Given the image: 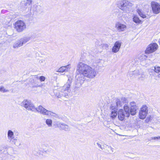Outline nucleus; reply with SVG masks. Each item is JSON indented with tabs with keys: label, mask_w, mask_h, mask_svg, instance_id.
I'll return each mask as SVG.
<instances>
[{
	"label": "nucleus",
	"mask_w": 160,
	"mask_h": 160,
	"mask_svg": "<svg viewBox=\"0 0 160 160\" xmlns=\"http://www.w3.org/2000/svg\"><path fill=\"white\" fill-rule=\"evenodd\" d=\"M158 48V45L155 43H152L147 47L145 52L146 53H151L155 51Z\"/></svg>",
	"instance_id": "6"
},
{
	"label": "nucleus",
	"mask_w": 160,
	"mask_h": 160,
	"mask_svg": "<svg viewBox=\"0 0 160 160\" xmlns=\"http://www.w3.org/2000/svg\"><path fill=\"white\" fill-rule=\"evenodd\" d=\"M21 105L28 111L32 112L36 111L35 106L30 100L25 99L21 102Z\"/></svg>",
	"instance_id": "4"
},
{
	"label": "nucleus",
	"mask_w": 160,
	"mask_h": 160,
	"mask_svg": "<svg viewBox=\"0 0 160 160\" xmlns=\"http://www.w3.org/2000/svg\"><path fill=\"white\" fill-rule=\"evenodd\" d=\"M133 21L136 23H140L141 22V21L137 16H134L133 18Z\"/></svg>",
	"instance_id": "27"
},
{
	"label": "nucleus",
	"mask_w": 160,
	"mask_h": 160,
	"mask_svg": "<svg viewBox=\"0 0 160 160\" xmlns=\"http://www.w3.org/2000/svg\"><path fill=\"white\" fill-rule=\"evenodd\" d=\"M70 68V65L62 66L60 67L57 72H68Z\"/></svg>",
	"instance_id": "15"
},
{
	"label": "nucleus",
	"mask_w": 160,
	"mask_h": 160,
	"mask_svg": "<svg viewBox=\"0 0 160 160\" xmlns=\"http://www.w3.org/2000/svg\"><path fill=\"white\" fill-rule=\"evenodd\" d=\"M140 111L148 113V107L146 105H143Z\"/></svg>",
	"instance_id": "26"
},
{
	"label": "nucleus",
	"mask_w": 160,
	"mask_h": 160,
	"mask_svg": "<svg viewBox=\"0 0 160 160\" xmlns=\"http://www.w3.org/2000/svg\"><path fill=\"white\" fill-rule=\"evenodd\" d=\"M147 58V56L143 54L140 55L138 57L139 59L142 61L146 60Z\"/></svg>",
	"instance_id": "31"
},
{
	"label": "nucleus",
	"mask_w": 160,
	"mask_h": 160,
	"mask_svg": "<svg viewBox=\"0 0 160 160\" xmlns=\"http://www.w3.org/2000/svg\"><path fill=\"white\" fill-rule=\"evenodd\" d=\"M152 140L154 139L155 140L156 139H160V136L158 137H152L151 138Z\"/></svg>",
	"instance_id": "38"
},
{
	"label": "nucleus",
	"mask_w": 160,
	"mask_h": 160,
	"mask_svg": "<svg viewBox=\"0 0 160 160\" xmlns=\"http://www.w3.org/2000/svg\"><path fill=\"white\" fill-rule=\"evenodd\" d=\"M35 109H36V111L35 112H38L43 115L47 116L49 112V110L46 109L41 105L39 106L38 108L35 107Z\"/></svg>",
	"instance_id": "9"
},
{
	"label": "nucleus",
	"mask_w": 160,
	"mask_h": 160,
	"mask_svg": "<svg viewBox=\"0 0 160 160\" xmlns=\"http://www.w3.org/2000/svg\"><path fill=\"white\" fill-rule=\"evenodd\" d=\"M32 0H27L26 1H24L22 2V6L26 7L29 6L32 2Z\"/></svg>",
	"instance_id": "18"
},
{
	"label": "nucleus",
	"mask_w": 160,
	"mask_h": 160,
	"mask_svg": "<svg viewBox=\"0 0 160 160\" xmlns=\"http://www.w3.org/2000/svg\"><path fill=\"white\" fill-rule=\"evenodd\" d=\"M126 115L125 114L124 110L122 109H120L118 111V117L119 120L121 121L123 120Z\"/></svg>",
	"instance_id": "13"
},
{
	"label": "nucleus",
	"mask_w": 160,
	"mask_h": 160,
	"mask_svg": "<svg viewBox=\"0 0 160 160\" xmlns=\"http://www.w3.org/2000/svg\"><path fill=\"white\" fill-rule=\"evenodd\" d=\"M158 42L159 43V44L160 45V39H159V40H158Z\"/></svg>",
	"instance_id": "42"
},
{
	"label": "nucleus",
	"mask_w": 160,
	"mask_h": 160,
	"mask_svg": "<svg viewBox=\"0 0 160 160\" xmlns=\"http://www.w3.org/2000/svg\"><path fill=\"white\" fill-rule=\"evenodd\" d=\"M77 70L79 73L76 76L77 79L76 88H78L81 86L85 80V77L89 78H94L97 74L96 71L94 68L86 64L80 62L77 66Z\"/></svg>",
	"instance_id": "1"
},
{
	"label": "nucleus",
	"mask_w": 160,
	"mask_h": 160,
	"mask_svg": "<svg viewBox=\"0 0 160 160\" xmlns=\"http://www.w3.org/2000/svg\"><path fill=\"white\" fill-rule=\"evenodd\" d=\"M152 119V118L151 116H150L147 117L146 119L145 120L146 122L148 123V122L150 121Z\"/></svg>",
	"instance_id": "33"
},
{
	"label": "nucleus",
	"mask_w": 160,
	"mask_h": 160,
	"mask_svg": "<svg viewBox=\"0 0 160 160\" xmlns=\"http://www.w3.org/2000/svg\"><path fill=\"white\" fill-rule=\"evenodd\" d=\"M58 128L60 129L64 130L65 131H68L70 130V128L68 125L64 123H58L57 124Z\"/></svg>",
	"instance_id": "12"
},
{
	"label": "nucleus",
	"mask_w": 160,
	"mask_h": 160,
	"mask_svg": "<svg viewBox=\"0 0 160 160\" xmlns=\"http://www.w3.org/2000/svg\"><path fill=\"white\" fill-rule=\"evenodd\" d=\"M9 140V142L15 145H16V142L17 141V139L14 137L8 139Z\"/></svg>",
	"instance_id": "30"
},
{
	"label": "nucleus",
	"mask_w": 160,
	"mask_h": 160,
	"mask_svg": "<svg viewBox=\"0 0 160 160\" xmlns=\"http://www.w3.org/2000/svg\"><path fill=\"white\" fill-rule=\"evenodd\" d=\"M148 113H146L145 112H143L140 111L139 112V117L141 119H144L146 117Z\"/></svg>",
	"instance_id": "21"
},
{
	"label": "nucleus",
	"mask_w": 160,
	"mask_h": 160,
	"mask_svg": "<svg viewBox=\"0 0 160 160\" xmlns=\"http://www.w3.org/2000/svg\"><path fill=\"white\" fill-rule=\"evenodd\" d=\"M115 27L118 32H124L127 28V26L126 25L120 22H117L116 23Z\"/></svg>",
	"instance_id": "7"
},
{
	"label": "nucleus",
	"mask_w": 160,
	"mask_h": 160,
	"mask_svg": "<svg viewBox=\"0 0 160 160\" xmlns=\"http://www.w3.org/2000/svg\"><path fill=\"white\" fill-rule=\"evenodd\" d=\"M131 107H137L136 104V103L134 102H132L130 103Z\"/></svg>",
	"instance_id": "36"
},
{
	"label": "nucleus",
	"mask_w": 160,
	"mask_h": 160,
	"mask_svg": "<svg viewBox=\"0 0 160 160\" xmlns=\"http://www.w3.org/2000/svg\"><path fill=\"white\" fill-rule=\"evenodd\" d=\"M46 123L48 127H51L52 126V121L51 119H46Z\"/></svg>",
	"instance_id": "28"
},
{
	"label": "nucleus",
	"mask_w": 160,
	"mask_h": 160,
	"mask_svg": "<svg viewBox=\"0 0 160 160\" xmlns=\"http://www.w3.org/2000/svg\"><path fill=\"white\" fill-rule=\"evenodd\" d=\"M39 79L41 81H43L45 79V77L43 76H41L39 78Z\"/></svg>",
	"instance_id": "37"
},
{
	"label": "nucleus",
	"mask_w": 160,
	"mask_h": 160,
	"mask_svg": "<svg viewBox=\"0 0 160 160\" xmlns=\"http://www.w3.org/2000/svg\"><path fill=\"white\" fill-rule=\"evenodd\" d=\"M108 148L111 149H112V147H111V146H109L108 147Z\"/></svg>",
	"instance_id": "41"
},
{
	"label": "nucleus",
	"mask_w": 160,
	"mask_h": 160,
	"mask_svg": "<svg viewBox=\"0 0 160 160\" xmlns=\"http://www.w3.org/2000/svg\"><path fill=\"white\" fill-rule=\"evenodd\" d=\"M151 6L153 12L155 14L160 12V5L155 2H151Z\"/></svg>",
	"instance_id": "8"
},
{
	"label": "nucleus",
	"mask_w": 160,
	"mask_h": 160,
	"mask_svg": "<svg viewBox=\"0 0 160 160\" xmlns=\"http://www.w3.org/2000/svg\"><path fill=\"white\" fill-rule=\"evenodd\" d=\"M121 46V42L120 41H117L116 42L113 47L112 51L113 52L116 53L118 52Z\"/></svg>",
	"instance_id": "11"
},
{
	"label": "nucleus",
	"mask_w": 160,
	"mask_h": 160,
	"mask_svg": "<svg viewBox=\"0 0 160 160\" xmlns=\"http://www.w3.org/2000/svg\"><path fill=\"white\" fill-rule=\"evenodd\" d=\"M43 151L44 152H47L46 151H44V150H43L42 151V152H43Z\"/></svg>",
	"instance_id": "43"
},
{
	"label": "nucleus",
	"mask_w": 160,
	"mask_h": 160,
	"mask_svg": "<svg viewBox=\"0 0 160 160\" xmlns=\"http://www.w3.org/2000/svg\"><path fill=\"white\" fill-rule=\"evenodd\" d=\"M47 116H51L56 118H59V116L58 115L50 111H49Z\"/></svg>",
	"instance_id": "24"
},
{
	"label": "nucleus",
	"mask_w": 160,
	"mask_h": 160,
	"mask_svg": "<svg viewBox=\"0 0 160 160\" xmlns=\"http://www.w3.org/2000/svg\"><path fill=\"white\" fill-rule=\"evenodd\" d=\"M137 12L140 16L142 18H144L146 17V15L143 13L141 10L138 9L137 10Z\"/></svg>",
	"instance_id": "29"
},
{
	"label": "nucleus",
	"mask_w": 160,
	"mask_h": 160,
	"mask_svg": "<svg viewBox=\"0 0 160 160\" xmlns=\"http://www.w3.org/2000/svg\"><path fill=\"white\" fill-rule=\"evenodd\" d=\"M154 71L155 72L158 73V77L160 78V67L155 66L154 67Z\"/></svg>",
	"instance_id": "22"
},
{
	"label": "nucleus",
	"mask_w": 160,
	"mask_h": 160,
	"mask_svg": "<svg viewBox=\"0 0 160 160\" xmlns=\"http://www.w3.org/2000/svg\"><path fill=\"white\" fill-rule=\"evenodd\" d=\"M22 45H23L21 43V42H20V39L14 43L13 45V48H18Z\"/></svg>",
	"instance_id": "19"
},
{
	"label": "nucleus",
	"mask_w": 160,
	"mask_h": 160,
	"mask_svg": "<svg viewBox=\"0 0 160 160\" xmlns=\"http://www.w3.org/2000/svg\"><path fill=\"white\" fill-rule=\"evenodd\" d=\"M138 70H135V71H134L133 72V74H135V73H138Z\"/></svg>",
	"instance_id": "40"
},
{
	"label": "nucleus",
	"mask_w": 160,
	"mask_h": 160,
	"mask_svg": "<svg viewBox=\"0 0 160 160\" xmlns=\"http://www.w3.org/2000/svg\"><path fill=\"white\" fill-rule=\"evenodd\" d=\"M124 111L126 112V116L128 117L130 115V110L128 106L126 104H125L124 106Z\"/></svg>",
	"instance_id": "16"
},
{
	"label": "nucleus",
	"mask_w": 160,
	"mask_h": 160,
	"mask_svg": "<svg viewBox=\"0 0 160 160\" xmlns=\"http://www.w3.org/2000/svg\"><path fill=\"white\" fill-rule=\"evenodd\" d=\"M132 5V3L126 0L120 1L118 4V7L126 12H128L130 11Z\"/></svg>",
	"instance_id": "3"
},
{
	"label": "nucleus",
	"mask_w": 160,
	"mask_h": 160,
	"mask_svg": "<svg viewBox=\"0 0 160 160\" xmlns=\"http://www.w3.org/2000/svg\"><path fill=\"white\" fill-rule=\"evenodd\" d=\"M0 91L3 92H8L9 90L6 89L4 87L2 86L0 87Z\"/></svg>",
	"instance_id": "32"
},
{
	"label": "nucleus",
	"mask_w": 160,
	"mask_h": 160,
	"mask_svg": "<svg viewBox=\"0 0 160 160\" xmlns=\"http://www.w3.org/2000/svg\"><path fill=\"white\" fill-rule=\"evenodd\" d=\"M31 37H25L20 39V42H21L22 45L27 42L30 39Z\"/></svg>",
	"instance_id": "17"
},
{
	"label": "nucleus",
	"mask_w": 160,
	"mask_h": 160,
	"mask_svg": "<svg viewBox=\"0 0 160 160\" xmlns=\"http://www.w3.org/2000/svg\"><path fill=\"white\" fill-rule=\"evenodd\" d=\"M138 79L139 80H141L142 81H143L144 80V78L143 76H141L138 78Z\"/></svg>",
	"instance_id": "39"
},
{
	"label": "nucleus",
	"mask_w": 160,
	"mask_h": 160,
	"mask_svg": "<svg viewBox=\"0 0 160 160\" xmlns=\"http://www.w3.org/2000/svg\"><path fill=\"white\" fill-rule=\"evenodd\" d=\"M71 83V81L68 79L66 84H65L60 89L54 90V94L58 98L63 97H67V96H68L70 92H69V89Z\"/></svg>",
	"instance_id": "2"
},
{
	"label": "nucleus",
	"mask_w": 160,
	"mask_h": 160,
	"mask_svg": "<svg viewBox=\"0 0 160 160\" xmlns=\"http://www.w3.org/2000/svg\"><path fill=\"white\" fill-rule=\"evenodd\" d=\"M32 9L37 12H39L41 10V7L39 5H34L32 8Z\"/></svg>",
	"instance_id": "23"
},
{
	"label": "nucleus",
	"mask_w": 160,
	"mask_h": 160,
	"mask_svg": "<svg viewBox=\"0 0 160 160\" xmlns=\"http://www.w3.org/2000/svg\"><path fill=\"white\" fill-rule=\"evenodd\" d=\"M116 106L117 107H121L124 103H127L128 102V100L127 98L125 97H122L120 99H117L116 100Z\"/></svg>",
	"instance_id": "10"
},
{
	"label": "nucleus",
	"mask_w": 160,
	"mask_h": 160,
	"mask_svg": "<svg viewBox=\"0 0 160 160\" xmlns=\"http://www.w3.org/2000/svg\"><path fill=\"white\" fill-rule=\"evenodd\" d=\"M138 109L137 107H130V112L131 115H134L136 114V111Z\"/></svg>",
	"instance_id": "20"
},
{
	"label": "nucleus",
	"mask_w": 160,
	"mask_h": 160,
	"mask_svg": "<svg viewBox=\"0 0 160 160\" xmlns=\"http://www.w3.org/2000/svg\"><path fill=\"white\" fill-rule=\"evenodd\" d=\"M111 108L112 110H113V111H112L111 113V117L112 118H114L116 117L117 115V107L116 106H112L111 107Z\"/></svg>",
	"instance_id": "14"
},
{
	"label": "nucleus",
	"mask_w": 160,
	"mask_h": 160,
	"mask_svg": "<svg viewBox=\"0 0 160 160\" xmlns=\"http://www.w3.org/2000/svg\"><path fill=\"white\" fill-rule=\"evenodd\" d=\"M97 144L98 146L100 148L102 149H103L104 148V146L103 145H101L100 143H97Z\"/></svg>",
	"instance_id": "35"
},
{
	"label": "nucleus",
	"mask_w": 160,
	"mask_h": 160,
	"mask_svg": "<svg viewBox=\"0 0 160 160\" xmlns=\"http://www.w3.org/2000/svg\"><path fill=\"white\" fill-rule=\"evenodd\" d=\"M13 132L11 130H9L8 132V139L14 137Z\"/></svg>",
	"instance_id": "25"
},
{
	"label": "nucleus",
	"mask_w": 160,
	"mask_h": 160,
	"mask_svg": "<svg viewBox=\"0 0 160 160\" xmlns=\"http://www.w3.org/2000/svg\"><path fill=\"white\" fill-rule=\"evenodd\" d=\"M26 28V25L23 21L19 20L17 21L14 24V28L18 32H22Z\"/></svg>",
	"instance_id": "5"
},
{
	"label": "nucleus",
	"mask_w": 160,
	"mask_h": 160,
	"mask_svg": "<svg viewBox=\"0 0 160 160\" xmlns=\"http://www.w3.org/2000/svg\"><path fill=\"white\" fill-rule=\"evenodd\" d=\"M102 47L104 49H107L108 48V46L107 44H102Z\"/></svg>",
	"instance_id": "34"
}]
</instances>
